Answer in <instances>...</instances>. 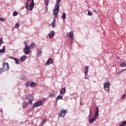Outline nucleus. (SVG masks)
<instances>
[{"label": "nucleus", "instance_id": "obj_1", "mask_svg": "<svg viewBox=\"0 0 126 126\" xmlns=\"http://www.w3.org/2000/svg\"><path fill=\"white\" fill-rule=\"evenodd\" d=\"M61 0H56V4L55 5L54 8L53 9V14L56 17L57 14L60 11V3H61Z\"/></svg>", "mask_w": 126, "mask_h": 126}, {"label": "nucleus", "instance_id": "obj_18", "mask_svg": "<svg viewBox=\"0 0 126 126\" xmlns=\"http://www.w3.org/2000/svg\"><path fill=\"white\" fill-rule=\"evenodd\" d=\"M121 66H122V67H126V62H124V63H122L120 64Z\"/></svg>", "mask_w": 126, "mask_h": 126}, {"label": "nucleus", "instance_id": "obj_4", "mask_svg": "<svg viewBox=\"0 0 126 126\" xmlns=\"http://www.w3.org/2000/svg\"><path fill=\"white\" fill-rule=\"evenodd\" d=\"M33 98H34V96L32 94H28L26 95V100H29L30 105H33V103H32V102L33 101Z\"/></svg>", "mask_w": 126, "mask_h": 126}, {"label": "nucleus", "instance_id": "obj_15", "mask_svg": "<svg viewBox=\"0 0 126 126\" xmlns=\"http://www.w3.org/2000/svg\"><path fill=\"white\" fill-rule=\"evenodd\" d=\"M55 36V32L54 31H51V32L49 33V38H52Z\"/></svg>", "mask_w": 126, "mask_h": 126}, {"label": "nucleus", "instance_id": "obj_24", "mask_svg": "<svg viewBox=\"0 0 126 126\" xmlns=\"http://www.w3.org/2000/svg\"><path fill=\"white\" fill-rule=\"evenodd\" d=\"M62 18L63 19H65V18H66V14H65V13H63L62 15Z\"/></svg>", "mask_w": 126, "mask_h": 126}, {"label": "nucleus", "instance_id": "obj_20", "mask_svg": "<svg viewBox=\"0 0 126 126\" xmlns=\"http://www.w3.org/2000/svg\"><path fill=\"white\" fill-rule=\"evenodd\" d=\"M14 60L15 61L16 64H20V63H19V60L16 58L14 59Z\"/></svg>", "mask_w": 126, "mask_h": 126}, {"label": "nucleus", "instance_id": "obj_22", "mask_svg": "<svg viewBox=\"0 0 126 126\" xmlns=\"http://www.w3.org/2000/svg\"><path fill=\"white\" fill-rule=\"evenodd\" d=\"M26 56H23L21 58L20 60L21 61H22V62L25 61L26 60Z\"/></svg>", "mask_w": 126, "mask_h": 126}, {"label": "nucleus", "instance_id": "obj_17", "mask_svg": "<svg viewBox=\"0 0 126 126\" xmlns=\"http://www.w3.org/2000/svg\"><path fill=\"white\" fill-rule=\"evenodd\" d=\"M28 106V103L25 102L23 104V108L25 109V108H26Z\"/></svg>", "mask_w": 126, "mask_h": 126}, {"label": "nucleus", "instance_id": "obj_26", "mask_svg": "<svg viewBox=\"0 0 126 126\" xmlns=\"http://www.w3.org/2000/svg\"><path fill=\"white\" fill-rule=\"evenodd\" d=\"M5 46H3L2 49L0 50V53H4V50H5Z\"/></svg>", "mask_w": 126, "mask_h": 126}, {"label": "nucleus", "instance_id": "obj_8", "mask_svg": "<svg viewBox=\"0 0 126 126\" xmlns=\"http://www.w3.org/2000/svg\"><path fill=\"white\" fill-rule=\"evenodd\" d=\"M25 53L26 55H29L30 53V47L28 45H26L24 48Z\"/></svg>", "mask_w": 126, "mask_h": 126}, {"label": "nucleus", "instance_id": "obj_44", "mask_svg": "<svg viewBox=\"0 0 126 126\" xmlns=\"http://www.w3.org/2000/svg\"><path fill=\"white\" fill-rule=\"evenodd\" d=\"M1 113H2V110H1Z\"/></svg>", "mask_w": 126, "mask_h": 126}, {"label": "nucleus", "instance_id": "obj_5", "mask_svg": "<svg viewBox=\"0 0 126 126\" xmlns=\"http://www.w3.org/2000/svg\"><path fill=\"white\" fill-rule=\"evenodd\" d=\"M104 85V88L105 89V90L106 91H107V92H108V93H109V88H110V86L111 85V84H110V82L107 81L105 83H104L103 84Z\"/></svg>", "mask_w": 126, "mask_h": 126}, {"label": "nucleus", "instance_id": "obj_31", "mask_svg": "<svg viewBox=\"0 0 126 126\" xmlns=\"http://www.w3.org/2000/svg\"><path fill=\"white\" fill-rule=\"evenodd\" d=\"M4 71H5V70L3 68H0V73H2Z\"/></svg>", "mask_w": 126, "mask_h": 126}, {"label": "nucleus", "instance_id": "obj_38", "mask_svg": "<svg viewBox=\"0 0 126 126\" xmlns=\"http://www.w3.org/2000/svg\"><path fill=\"white\" fill-rule=\"evenodd\" d=\"M0 21H4V19L3 18H0Z\"/></svg>", "mask_w": 126, "mask_h": 126}, {"label": "nucleus", "instance_id": "obj_32", "mask_svg": "<svg viewBox=\"0 0 126 126\" xmlns=\"http://www.w3.org/2000/svg\"><path fill=\"white\" fill-rule=\"evenodd\" d=\"M30 47H31V48H34V47H35V44H34V43H32L31 45H30Z\"/></svg>", "mask_w": 126, "mask_h": 126}, {"label": "nucleus", "instance_id": "obj_14", "mask_svg": "<svg viewBox=\"0 0 126 126\" xmlns=\"http://www.w3.org/2000/svg\"><path fill=\"white\" fill-rule=\"evenodd\" d=\"M34 1H32L30 5V10L31 11L33 9V8H34Z\"/></svg>", "mask_w": 126, "mask_h": 126}, {"label": "nucleus", "instance_id": "obj_21", "mask_svg": "<svg viewBox=\"0 0 126 126\" xmlns=\"http://www.w3.org/2000/svg\"><path fill=\"white\" fill-rule=\"evenodd\" d=\"M46 122H47V120L46 119H44L41 123V125L40 126H43L45 124H46Z\"/></svg>", "mask_w": 126, "mask_h": 126}, {"label": "nucleus", "instance_id": "obj_11", "mask_svg": "<svg viewBox=\"0 0 126 126\" xmlns=\"http://www.w3.org/2000/svg\"><path fill=\"white\" fill-rule=\"evenodd\" d=\"M55 15L54 19H53V21L52 23V27H53V28H55V27H56V18L58 17V14L56 17V15Z\"/></svg>", "mask_w": 126, "mask_h": 126}, {"label": "nucleus", "instance_id": "obj_42", "mask_svg": "<svg viewBox=\"0 0 126 126\" xmlns=\"http://www.w3.org/2000/svg\"><path fill=\"white\" fill-rule=\"evenodd\" d=\"M94 12H96V11H95V10H94Z\"/></svg>", "mask_w": 126, "mask_h": 126}, {"label": "nucleus", "instance_id": "obj_28", "mask_svg": "<svg viewBox=\"0 0 126 126\" xmlns=\"http://www.w3.org/2000/svg\"><path fill=\"white\" fill-rule=\"evenodd\" d=\"M31 86L32 87H34V86H36V83H34V82H32L31 84Z\"/></svg>", "mask_w": 126, "mask_h": 126}, {"label": "nucleus", "instance_id": "obj_6", "mask_svg": "<svg viewBox=\"0 0 126 126\" xmlns=\"http://www.w3.org/2000/svg\"><path fill=\"white\" fill-rule=\"evenodd\" d=\"M66 37L69 38L71 41L73 40V31H71L69 33H67L66 35Z\"/></svg>", "mask_w": 126, "mask_h": 126}, {"label": "nucleus", "instance_id": "obj_27", "mask_svg": "<svg viewBox=\"0 0 126 126\" xmlns=\"http://www.w3.org/2000/svg\"><path fill=\"white\" fill-rule=\"evenodd\" d=\"M30 85H31V83L29 81H28L26 84V87H28V86H30Z\"/></svg>", "mask_w": 126, "mask_h": 126}, {"label": "nucleus", "instance_id": "obj_36", "mask_svg": "<svg viewBox=\"0 0 126 126\" xmlns=\"http://www.w3.org/2000/svg\"><path fill=\"white\" fill-rule=\"evenodd\" d=\"M30 2V0H27L26 1V4H28H28H29Z\"/></svg>", "mask_w": 126, "mask_h": 126}, {"label": "nucleus", "instance_id": "obj_33", "mask_svg": "<svg viewBox=\"0 0 126 126\" xmlns=\"http://www.w3.org/2000/svg\"><path fill=\"white\" fill-rule=\"evenodd\" d=\"M126 125V121H124L122 124H121V126H125Z\"/></svg>", "mask_w": 126, "mask_h": 126}, {"label": "nucleus", "instance_id": "obj_10", "mask_svg": "<svg viewBox=\"0 0 126 126\" xmlns=\"http://www.w3.org/2000/svg\"><path fill=\"white\" fill-rule=\"evenodd\" d=\"M89 68V67H88V66H86L85 67V77L86 79H88V69Z\"/></svg>", "mask_w": 126, "mask_h": 126}, {"label": "nucleus", "instance_id": "obj_7", "mask_svg": "<svg viewBox=\"0 0 126 126\" xmlns=\"http://www.w3.org/2000/svg\"><path fill=\"white\" fill-rule=\"evenodd\" d=\"M2 68L4 69L5 71H7V70L9 69V65H8V63H3L2 64Z\"/></svg>", "mask_w": 126, "mask_h": 126}, {"label": "nucleus", "instance_id": "obj_2", "mask_svg": "<svg viewBox=\"0 0 126 126\" xmlns=\"http://www.w3.org/2000/svg\"><path fill=\"white\" fill-rule=\"evenodd\" d=\"M98 118H99V108L96 107L94 117L89 120L90 124H93Z\"/></svg>", "mask_w": 126, "mask_h": 126}, {"label": "nucleus", "instance_id": "obj_34", "mask_svg": "<svg viewBox=\"0 0 126 126\" xmlns=\"http://www.w3.org/2000/svg\"><path fill=\"white\" fill-rule=\"evenodd\" d=\"M18 27H19V24H18V23H16L15 26V28H18Z\"/></svg>", "mask_w": 126, "mask_h": 126}, {"label": "nucleus", "instance_id": "obj_30", "mask_svg": "<svg viewBox=\"0 0 126 126\" xmlns=\"http://www.w3.org/2000/svg\"><path fill=\"white\" fill-rule=\"evenodd\" d=\"M88 15L91 16V15H93V13L92 12H90L89 11H88Z\"/></svg>", "mask_w": 126, "mask_h": 126}, {"label": "nucleus", "instance_id": "obj_35", "mask_svg": "<svg viewBox=\"0 0 126 126\" xmlns=\"http://www.w3.org/2000/svg\"><path fill=\"white\" fill-rule=\"evenodd\" d=\"M1 44H2V37H1L0 39V46H1Z\"/></svg>", "mask_w": 126, "mask_h": 126}, {"label": "nucleus", "instance_id": "obj_37", "mask_svg": "<svg viewBox=\"0 0 126 126\" xmlns=\"http://www.w3.org/2000/svg\"><path fill=\"white\" fill-rule=\"evenodd\" d=\"M125 98H126V94H123L122 96V99H124Z\"/></svg>", "mask_w": 126, "mask_h": 126}, {"label": "nucleus", "instance_id": "obj_39", "mask_svg": "<svg viewBox=\"0 0 126 126\" xmlns=\"http://www.w3.org/2000/svg\"><path fill=\"white\" fill-rule=\"evenodd\" d=\"M28 7H29L28 4H26L25 8H26V9H28Z\"/></svg>", "mask_w": 126, "mask_h": 126}, {"label": "nucleus", "instance_id": "obj_23", "mask_svg": "<svg viewBox=\"0 0 126 126\" xmlns=\"http://www.w3.org/2000/svg\"><path fill=\"white\" fill-rule=\"evenodd\" d=\"M49 0H45L44 2H45V4L46 6H48V5H49Z\"/></svg>", "mask_w": 126, "mask_h": 126}, {"label": "nucleus", "instance_id": "obj_40", "mask_svg": "<svg viewBox=\"0 0 126 126\" xmlns=\"http://www.w3.org/2000/svg\"><path fill=\"white\" fill-rule=\"evenodd\" d=\"M126 71L125 69L122 70L121 72H118V74H120V73H122V72H123V71Z\"/></svg>", "mask_w": 126, "mask_h": 126}, {"label": "nucleus", "instance_id": "obj_25", "mask_svg": "<svg viewBox=\"0 0 126 126\" xmlns=\"http://www.w3.org/2000/svg\"><path fill=\"white\" fill-rule=\"evenodd\" d=\"M18 15V13L17 11H14L13 12V16H17Z\"/></svg>", "mask_w": 126, "mask_h": 126}, {"label": "nucleus", "instance_id": "obj_9", "mask_svg": "<svg viewBox=\"0 0 126 126\" xmlns=\"http://www.w3.org/2000/svg\"><path fill=\"white\" fill-rule=\"evenodd\" d=\"M43 101H37L34 103L33 107H39V106H42L43 105V103L42 102Z\"/></svg>", "mask_w": 126, "mask_h": 126}, {"label": "nucleus", "instance_id": "obj_43", "mask_svg": "<svg viewBox=\"0 0 126 126\" xmlns=\"http://www.w3.org/2000/svg\"><path fill=\"white\" fill-rule=\"evenodd\" d=\"M25 45H26V43L25 42Z\"/></svg>", "mask_w": 126, "mask_h": 126}, {"label": "nucleus", "instance_id": "obj_29", "mask_svg": "<svg viewBox=\"0 0 126 126\" xmlns=\"http://www.w3.org/2000/svg\"><path fill=\"white\" fill-rule=\"evenodd\" d=\"M49 96L50 97H56V95L53 93L50 94Z\"/></svg>", "mask_w": 126, "mask_h": 126}, {"label": "nucleus", "instance_id": "obj_12", "mask_svg": "<svg viewBox=\"0 0 126 126\" xmlns=\"http://www.w3.org/2000/svg\"><path fill=\"white\" fill-rule=\"evenodd\" d=\"M51 63H53V60L52 59H49L45 63V65H50Z\"/></svg>", "mask_w": 126, "mask_h": 126}, {"label": "nucleus", "instance_id": "obj_16", "mask_svg": "<svg viewBox=\"0 0 126 126\" xmlns=\"http://www.w3.org/2000/svg\"><path fill=\"white\" fill-rule=\"evenodd\" d=\"M63 99V96L62 95H58L57 97L56 100V102L57 103V102H58V100H62Z\"/></svg>", "mask_w": 126, "mask_h": 126}, {"label": "nucleus", "instance_id": "obj_19", "mask_svg": "<svg viewBox=\"0 0 126 126\" xmlns=\"http://www.w3.org/2000/svg\"><path fill=\"white\" fill-rule=\"evenodd\" d=\"M41 54H42V51L41 50H38L37 53V57H41Z\"/></svg>", "mask_w": 126, "mask_h": 126}, {"label": "nucleus", "instance_id": "obj_41", "mask_svg": "<svg viewBox=\"0 0 126 126\" xmlns=\"http://www.w3.org/2000/svg\"><path fill=\"white\" fill-rule=\"evenodd\" d=\"M10 59H12V60H14V59H15V58H13V57H10Z\"/></svg>", "mask_w": 126, "mask_h": 126}, {"label": "nucleus", "instance_id": "obj_13", "mask_svg": "<svg viewBox=\"0 0 126 126\" xmlns=\"http://www.w3.org/2000/svg\"><path fill=\"white\" fill-rule=\"evenodd\" d=\"M66 91V90L65 89V88H62L60 90V94L63 95V94H64V93H65Z\"/></svg>", "mask_w": 126, "mask_h": 126}, {"label": "nucleus", "instance_id": "obj_3", "mask_svg": "<svg viewBox=\"0 0 126 126\" xmlns=\"http://www.w3.org/2000/svg\"><path fill=\"white\" fill-rule=\"evenodd\" d=\"M67 112V109L61 110L58 114V117L59 118H63V117L65 116V114H66Z\"/></svg>", "mask_w": 126, "mask_h": 126}]
</instances>
